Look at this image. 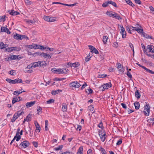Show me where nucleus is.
I'll list each match as a JSON object with an SVG mask.
<instances>
[{
    "mask_svg": "<svg viewBox=\"0 0 154 154\" xmlns=\"http://www.w3.org/2000/svg\"><path fill=\"white\" fill-rule=\"evenodd\" d=\"M106 14L109 17L115 18L119 20L122 19V17L118 14L114 12L107 11L106 12Z\"/></svg>",
    "mask_w": 154,
    "mask_h": 154,
    "instance_id": "nucleus-1",
    "label": "nucleus"
},
{
    "mask_svg": "<svg viewBox=\"0 0 154 154\" xmlns=\"http://www.w3.org/2000/svg\"><path fill=\"white\" fill-rule=\"evenodd\" d=\"M20 141L21 143L19 145L20 149H25L28 147L29 144L28 141L23 140V139H22Z\"/></svg>",
    "mask_w": 154,
    "mask_h": 154,
    "instance_id": "nucleus-2",
    "label": "nucleus"
},
{
    "mask_svg": "<svg viewBox=\"0 0 154 154\" xmlns=\"http://www.w3.org/2000/svg\"><path fill=\"white\" fill-rule=\"evenodd\" d=\"M39 55L41 57H43L45 59H50L51 58V56L49 54H48L47 53H44L43 52H42V53H40L38 52H36L34 53L33 54V55L36 56Z\"/></svg>",
    "mask_w": 154,
    "mask_h": 154,
    "instance_id": "nucleus-3",
    "label": "nucleus"
},
{
    "mask_svg": "<svg viewBox=\"0 0 154 154\" xmlns=\"http://www.w3.org/2000/svg\"><path fill=\"white\" fill-rule=\"evenodd\" d=\"M145 105L144 106L143 112L144 114L146 116H148L149 114L150 106L149 104L145 102Z\"/></svg>",
    "mask_w": 154,
    "mask_h": 154,
    "instance_id": "nucleus-4",
    "label": "nucleus"
},
{
    "mask_svg": "<svg viewBox=\"0 0 154 154\" xmlns=\"http://www.w3.org/2000/svg\"><path fill=\"white\" fill-rule=\"evenodd\" d=\"M116 65H117V69H118L119 73L120 74H122L125 70L123 66L119 63H116Z\"/></svg>",
    "mask_w": 154,
    "mask_h": 154,
    "instance_id": "nucleus-5",
    "label": "nucleus"
},
{
    "mask_svg": "<svg viewBox=\"0 0 154 154\" xmlns=\"http://www.w3.org/2000/svg\"><path fill=\"white\" fill-rule=\"evenodd\" d=\"M120 33L122 35V38H125L126 37V32L125 30V29L122 26H120Z\"/></svg>",
    "mask_w": 154,
    "mask_h": 154,
    "instance_id": "nucleus-6",
    "label": "nucleus"
},
{
    "mask_svg": "<svg viewBox=\"0 0 154 154\" xmlns=\"http://www.w3.org/2000/svg\"><path fill=\"white\" fill-rule=\"evenodd\" d=\"M69 85L70 87L78 88L81 86V85L77 81H74L70 83Z\"/></svg>",
    "mask_w": 154,
    "mask_h": 154,
    "instance_id": "nucleus-7",
    "label": "nucleus"
},
{
    "mask_svg": "<svg viewBox=\"0 0 154 154\" xmlns=\"http://www.w3.org/2000/svg\"><path fill=\"white\" fill-rule=\"evenodd\" d=\"M26 47L30 49H38L39 48L38 47V45L37 44L26 45Z\"/></svg>",
    "mask_w": 154,
    "mask_h": 154,
    "instance_id": "nucleus-8",
    "label": "nucleus"
},
{
    "mask_svg": "<svg viewBox=\"0 0 154 154\" xmlns=\"http://www.w3.org/2000/svg\"><path fill=\"white\" fill-rule=\"evenodd\" d=\"M69 72V70L67 69H59V72L58 74H66L68 73Z\"/></svg>",
    "mask_w": 154,
    "mask_h": 154,
    "instance_id": "nucleus-9",
    "label": "nucleus"
},
{
    "mask_svg": "<svg viewBox=\"0 0 154 154\" xmlns=\"http://www.w3.org/2000/svg\"><path fill=\"white\" fill-rule=\"evenodd\" d=\"M10 60H19L21 58V57L19 55H10Z\"/></svg>",
    "mask_w": 154,
    "mask_h": 154,
    "instance_id": "nucleus-10",
    "label": "nucleus"
},
{
    "mask_svg": "<svg viewBox=\"0 0 154 154\" xmlns=\"http://www.w3.org/2000/svg\"><path fill=\"white\" fill-rule=\"evenodd\" d=\"M6 80L8 82L12 84H15L16 83H17L19 81V80L18 79H16L14 80H12L10 79H6Z\"/></svg>",
    "mask_w": 154,
    "mask_h": 154,
    "instance_id": "nucleus-11",
    "label": "nucleus"
},
{
    "mask_svg": "<svg viewBox=\"0 0 154 154\" xmlns=\"http://www.w3.org/2000/svg\"><path fill=\"white\" fill-rule=\"evenodd\" d=\"M18 132L17 133H16V135L14 137L13 139L11 140V142H13L15 140H16L17 141H19L21 139V137L19 135V133Z\"/></svg>",
    "mask_w": 154,
    "mask_h": 154,
    "instance_id": "nucleus-12",
    "label": "nucleus"
},
{
    "mask_svg": "<svg viewBox=\"0 0 154 154\" xmlns=\"http://www.w3.org/2000/svg\"><path fill=\"white\" fill-rule=\"evenodd\" d=\"M1 32H6L8 34H10L11 33L9 29L7 28L4 26L1 27Z\"/></svg>",
    "mask_w": 154,
    "mask_h": 154,
    "instance_id": "nucleus-13",
    "label": "nucleus"
},
{
    "mask_svg": "<svg viewBox=\"0 0 154 154\" xmlns=\"http://www.w3.org/2000/svg\"><path fill=\"white\" fill-rule=\"evenodd\" d=\"M147 49L148 50L149 52L154 53V46L151 45H149L147 47Z\"/></svg>",
    "mask_w": 154,
    "mask_h": 154,
    "instance_id": "nucleus-14",
    "label": "nucleus"
},
{
    "mask_svg": "<svg viewBox=\"0 0 154 154\" xmlns=\"http://www.w3.org/2000/svg\"><path fill=\"white\" fill-rule=\"evenodd\" d=\"M8 12L11 15L13 16L17 15L20 14L19 12L17 11H15L14 10L8 11Z\"/></svg>",
    "mask_w": 154,
    "mask_h": 154,
    "instance_id": "nucleus-15",
    "label": "nucleus"
},
{
    "mask_svg": "<svg viewBox=\"0 0 154 154\" xmlns=\"http://www.w3.org/2000/svg\"><path fill=\"white\" fill-rule=\"evenodd\" d=\"M35 101H30L27 102L26 104V106L27 108H29L32 106L35 103Z\"/></svg>",
    "mask_w": 154,
    "mask_h": 154,
    "instance_id": "nucleus-16",
    "label": "nucleus"
},
{
    "mask_svg": "<svg viewBox=\"0 0 154 154\" xmlns=\"http://www.w3.org/2000/svg\"><path fill=\"white\" fill-rule=\"evenodd\" d=\"M62 110L63 112H65L67 111V107L66 104L65 103H62Z\"/></svg>",
    "mask_w": 154,
    "mask_h": 154,
    "instance_id": "nucleus-17",
    "label": "nucleus"
},
{
    "mask_svg": "<svg viewBox=\"0 0 154 154\" xmlns=\"http://www.w3.org/2000/svg\"><path fill=\"white\" fill-rule=\"evenodd\" d=\"M149 125H154V118H151L148 119L147 120Z\"/></svg>",
    "mask_w": 154,
    "mask_h": 154,
    "instance_id": "nucleus-18",
    "label": "nucleus"
},
{
    "mask_svg": "<svg viewBox=\"0 0 154 154\" xmlns=\"http://www.w3.org/2000/svg\"><path fill=\"white\" fill-rule=\"evenodd\" d=\"M8 46L7 44H5L3 42H0V49H2Z\"/></svg>",
    "mask_w": 154,
    "mask_h": 154,
    "instance_id": "nucleus-19",
    "label": "nucleus"
},
{
    "mask_svg": "<svg viewBox=\"0 0 154 154\" xmlns=\"http://www.w3.org/2000/svg\"><path fill=\"white\" fill-rule=\"evenodd\" d=\"M34 124L36 128L35 131H36L37 130H38V132H39L40 131L41 128L39 124L37 122H35Z\"/></svg>",
    "mask_w": 154,
    "mask_h": 154,
    "instance_id": "nucleus-20",
    "label": "nucleus"
},
{
    "mask_svg": "<svg viewBox=\"0 0 154 154\" xmlns=\"http://www.w3.org/2000/svg\"><path fill=\"white\" fill-rule=\"evenodd\" d=\"M99 136L100 137L101 140L103 142L106 139V134L102 135L101 134V135H99Z\"/></svg>",
    "mask_w": 154,
    "mask_h": 154,
    "instance_id": "nucleus-21",
    "label": "nucleus"
},
{
    "mask_svg": "<svg viewBox=\"0 0 154 154\" xmlns=\"http://www.w3.org/2000/svg\"><path fill=\"white\" fill-rule=\"evenodd\" d=\"M77 153L83 154V148L82 146H81L79 148Z\"/></svg>",
    "mask_w": 154,
    "mask_h": 154,
    "instance_id": "nucleus-22",
    "label": "nucleus"
},
{
    "mask_svg": "<svg viewBox=\"0 0 154 154\" xmlns=\"http://www.w3.org/2000/svg\"><path fill=\"white\" fill-rule=\"evenodd\" d=\"M37 22V20H35L34 19H33V20H26V22L27 23H31L32 24H34Z\"/></svg>",
    "mask_w": 154,
    "mask_h": 154,
    "instance_id": "nucleus-23",
    "label": "nucleus"
},
{
    "mask_svg": "<svg viewBox=\"0 0 154 154\" xmlns=\"http://www.w3.org/2000/svg\"><path fill=\"white\" fill-rule=\"evenodd\" d=\"M57 18L56 17H50V19L49 20V22H53L57 21Z\"/></svg>",
    "mask_w": 154,
    "mask_h": 154,
    "instance_id": "nucleus-24",
    "label": "nucleus"
},
{
    "mask_svg": "<svg viewBox=\"0 0 154 154\" xmlns=\"http://www.w3.org/2000/svg\"><path fill=\"white\" fill-rule=\"evenodd\" d=\"M134 104L135 109L137 110L138 109L140 106L139 103L138 102H135L134 103Z\"/></svg>",
    "mask_w": 154,
    "mask_h": 154,
    "instance_id": "nucleus-25",
    "label": "nucleus"
},
{
    "mask_svg": "<svg viewBox=\"0 0 154 154\" xmlns=\"http://www.w3.org/2000/svg\"><path fill=\"white\" fill-rule=\"evenodd\" d=\"M6 19V17L5 15L0 16V22H4Z\"/></svg>",
    "mask_w": 154,
    "mask_h": 154,
    "instance_id": "nucleus-26",
    "label": "nucleus"
},
{
    "mask_svg": "<svg viewBox=\"0 0 154 154\" xmlns=\"http://www.w3.org/2000/svg\"><path fill=\"white\" fill-rule=\"evenodd\" d=\"M142 34L143 36L147 38H152V37L151 36H149V35H147L144 32H142Z\"/></svg>",
    "mask_w": 154,
    "mask_h": 154,
    "instance_id": "nucleus-27",
    "label": "nucleus"
},
{
    "mask_svg": "<svg viewBox=\"0 0 154 154\" xmlns=\"http://www.w3.org/2000/svg\"><path fill=\"white\" fill-rule=\"evenodd\" d=\"M32 68H33L36 67H38L40 66V63L39 61H38L36 62H34L33 63H32Z\"/></svg>",
    "mask_w": 154,
    "mask_h": 154,
    "instance_id": "nucleus-28",
    "label": "nucleus"
},
{
    "mask_svg": "<svg viewBox=\"0 0 154 154\" xmlns=\"http://www.w3.org/2000/svg\"><path fill=\"white\" fill-rule=\"evenodd\" d=\"M135 96L137 98H140V94L138 90H137L135 92Z\"/></svg>",
    "mask_w": 154,
    "mask_h": 154,
    "instance_id": "nucleus-29",
    "label": "nucleus"
},
{
    "mask_svg": "<svg viewBox=\"0 0 154 154\" xmlns=\"http://www.w3.org/2000/svg\"><path fill=\"white\" fill-rule=\"evenodd\" d=\"M103 41L104 44H106L108 39V37L107 36H103Z\"/></svg>",
    "mask_w": 154,
    "mask_h": 154,
    "instance_id": "nucleus-30",
    "label": "nucleus"
},
{
    "mask_svg": "<svg viewBox=\"0 0 154 154\" xmlns=\"http://www.w3.org/2000/svg\"><path fill=\"white\" fill-rule=\"evenodd\" d=\"M80 65V64L78 62H76L74 63H72V66L74 68L77 67H79Z\"/></svg>",
    "mask_w": 154,
    "mask_h": 154,
    "instance_id": "nucleus-31",
    "label": "nucleus"
},
{
    "mask_svg": "<svg viewBox=\"0 0 154 154\" xmlns=\"http://www.w3.org/2000/svg\"><path fill=\"white\" fill-rule=\"evenodd\" d=\"M126 3L132 7L134 6V5L130 0H125Z\"/></svg>",
    "mask_w": 154,
    "mask_h": 154,
    "instance_id": "nucleus-32",
    "label": "nucleus"
},
{
    "mask_svg": "<svg viewBox=\"0 0 154 154\" xmlns=\"http://www.w3.org/2000/svg\"><path fill=\"white\" fill-rule=\"evenodd\" d=\"M25 91H15L14 92L13 94L14 95H16V96H18L20 94L22 93L23 92H25Z\"/></svg>",
    "mask_w": 154,
    "mask_h": 154,
    "instance_id": "nucleus-33",
    "label": "nucleus"
},
{
    "mask_svg": "<svg viewBox=\"0 0 154 154\" xmlns=\"http://www.w3.org/2000/svg\"><path fill=\"white\" fill-rule=\"evenodd\" d=\"M25 119V120H26L27 122L30 121L31 119V115L29 114Z\"/></svg>",
    "mask_w": 154,
    "mask_h": 154,
    "instance_id": "nucleus-34",
    "label": "nucleus"
},
{
    "mask_svg": "<svg viewBox=\"0 0 154 154\" xmlns=\"http://www.w3.org/2000/svg\"><path fill=\"white\" fill-rule=\"evenodd\" d=\"M40 66H45L47 65L45 61H39Z\"/></svg>",
    "mask_w": 154,
    "mask_h": 154,
    "instance_id": "nucleus-35",
    "label": "nucleus"
},
{
    "mask_svg": "<svg viewBox=\"0 0 154 154\" xmlns=\"http://www.w3.org/2000/svg\"><path fill=\"white\" fill-rule=\"evenodd\" d=\"M88 109L92 113H94L95 112L94 110L93 106L92 105H91L89 106L88 107Z\"/></svg>",
    "mask_w": 154,
    "mask_h": 154,
    "instance_id": "nucleus-36",
    "label": "nucleus"
},
{
    "mask_svg": "<svg viewBox=\"0 0 154 154\" xmlns=\"http://www.w3.org/2000/svg\"><path fill=\"white\" fill-rule=\"evenodd\" d=\"M45 129L46 131H48V121L47 120H45Z\"/></svg>",
    "mask_w": 154,
    "mask_h": 154,
    "instance_id": "nucleus-37",
    "label": "nucleus"
},
{
    "mask_svg": "<svg viewBox=\"0 0 154 154\" xmlns=\"http://www.w3.org/2000/svg\"><path fill=\"white\" fill-rule=\"evenodd\" d=\"M12 48L13 51H19L21 49L20 48L18 47H12Z\"/></svg>",
    "mask_w": 154,
    "mask_h": 154,
    "instance_id": "nucleus-38",
    "label": "nucleus"
},
{
    "mask_svg": "<svg viewBox=\"0 0 154 154\" xmlns=\"http://www.w3.org/2000/svg\"><path fill=\"white\" fill-rule=\"evenodd\" d=\"M126 74L129 78L130 79L132 78V76L131 73L128 71V67L127 68V72Z\"/></svg>",
    "mask_w": 154,
    "mask_h": 154,
    "instance_id": "nucleus-39",
    "label": "nucleus"
},
{
    "mask_svg": "<svg viewBox=\"0 0 154 154\" xmlns=\"http://www.w3.org/2000/svg\"><path fill=\"white\" fill-rule=\"evenodd\" d=\"M63 147V146L62 145H60L58 146L57 147H56L54 149V150L58 151L59 150H61Z\"/></svg>",
    "mask_w": 154,
    "mask_h": 154,
    "instance_id": "nucleus-40",
    "label": "nucleus"
},
{
    "mask_svg": "<svg viewBox=\"0 0 154 154\" xmlns=\"http://www.w3.org/2000/svg\"><path fill=\"white\" fill-rule=\"evenodd\" d=\"M109 1H106V2H104L103 4L102 5V6L103 7L105 8L107 7L108 6V5L109 4Z\"/></svg>",
    "mask_w": 154,
    "mask_h": 154,
    "instance_id": "nucleus-41",
    "label": "nucleus"
},
{
    "mask_svg": "<svg viewBox=\"0 0 154 154\" xmlns=\"http://www.w3.org/2000/svg\"><path fill=\"white\" fill-rule=\"evenodd\" d=\"M14 38L18 40H20V35L17 33H16L15 35L14 36Z\"/></svg>",
    "mask_w": 154,
    "mask_h": 154,
    "instance_id": "nucleus-42",
    "label": "nucleus"
},
{
    "mask_svg": "<svg viewBox=\"0 0 154 154\" xmlns=\"http://www.w3.org/2000/svg\"><path fill=\"white\" fill-rule=\"evenodd\" d=\"M47 46H45L43 45H38V49H40L41 50H43L46 49L47 48Z\"/></svg>",
    "mask_w": 154,
    "mask_h": 154,
    "instance_id": "nucleus-43",
    "label": "nucleus"
},
{
    "mask_svg": "<svg viewBox=\"0 0 154 154\" xmlns=\"http://www.w3.org/2000/svg\"><path fill=\"white\" fill-rule=\"evenodd\" d=\"M51 71L53 72H54L55 73L58 74V72H59V69H52L51 70Z\"/></svg>",
    "mask_w": 154,
    "mask_h": 154,
    "instance_id": "nucleus-44",
    "label": "nucleus"
},
{
    "mask_svg": "<svg viewBox=\"0 0 154 154\" xmlns=\"http://www.w3.org/2000/svg\"><path fill=\"white\" fill-rule=\"evenodd\" d=\"M109 4H111L113 6H114L115 7H117V5H116V3L115 2H112L111 1H109Z\"/></svg>",
    "mask_w": 154,
    "mask_h": 154,
    "instance_id": "nucleus-45",
    "label": "nucleus"
},
{
    "mask_svg": "<svg viewBox=\"0 0 154 154\" xmlns=\"http://www.w3.org/2000/svg\"><path fill=\"white\" fill-rule=\"evenodd\" d=\"M16 113L18 114L19 117H20L21 115H23L24 113V112L21 111H18L16 112Z\"/></svg>",
    "mask_w": 154,
    "mask_h": 154,
    "instance_id": "nucleus-46",
    "label": "nucleus"
},
{
    "mask_svg": "<svg viewBox=\"0 0 154 154\" xmlns=\"http://www.w3.org/2000/svg\"><path fill=\"white\" fill-rule=\"evenodd\" d=\"M136 64L138 65L139 66L142 68L143 69H145V70H146V71H147V70H148V69H147V68H146V67H145L143 66H142L140 64L138 63H136Z\"/></svg>",
    "mask_w": 154,
    "mask_h": 154,
    "instance_id": "nucleus-47",
    "label": "nucleus"
},
{
    "mask_svg": "<svg viewBox=\"0 0 154 154\" xmlns=\"http://www.w3.org/2000/svg\"><path fill=\"white\" fill-rule=\"evenodd\" d=\"M50 16H44L43 17V19L45 21L49 22V20L50 19Z\"/></svg>",
    "mask_w": 154,
    "mask_h": 154,
    "instance_id": "nucleus-48",
    "label": "nucleus"
},
{
    "mask_svg": "<svg viewBox=\"0 0 154 154\" xmlns=\"http://www.w3.org/2000/svg\"><path fill=\"white\" fill-rule=\"evenodd\" d=\"M137 26L136 27H134V26H132L131 27V29L133 30H134L137 31V29L138 28V26H139V27L140 26L139 25V24L137 25Z\"/></svg>",
    "mask_w": 154,
    "mask_h": 154,
    "instance_id": "nucleus-49",
    "label": "nucleus"
},
{
    "mask_svg": "<svg viewBox=\"0 0 154 154\" xmlns=\"http://www.w3.org/2000/svg\"><path fill=\"white\" fill-rule=\"evenodd\" d=\"M97 126L101 128V129H103L104 128L103 126V123H102V122H101L97 125Z\"/></svg>",
    "mask_w": 154,
    "mask_h": 154,
    "instance_id": "nucleus-50",
    "label": "nucleus"
},
{
    "mask_svg": "<svg viewBox=\"0 0 154 154\" xmlns=\"http://www.w3.org/2000/svg\"><path fill=\"white\" fill-rule=\"evenodd\" d=\"M101 86L103 88L102 89V91H105L106 89H108V88L107 87V86L105 84L102 85Z\"/></svg>",
    "mask_w": 154,
    "mask_h": 154,
    "instance_id": "nucleus-51",
    "label": "nucleus"
},
{
    "mask_svg": "<svg viewBox=\"0 0 154 154\" xmlns=\"http://www.w3.org/2000/svg\"><path fill=\"white\" fill-rule=\"evenodd\" d=\"M106 134L105 131L103 130H100V131L99 133V136L102 135Z\"/></svg>",
    "mask_w": 154,
    "mask_h": 154,
    "instance_id": "nucleus-52",
    "label": "nucleus"
},
{
    "mask_svg": "<svg viewBox=\"0 0 154 154\" xmlns=\"http://www.w3.org/2000/svg\"><path fill=\"white\" fill-rule=\"evenodd\" d=\"M54 102V100L53 99H50L47 101L46 103L47 104H50L51 103H53Z\"/></svg>",
    "mask_w": 154,
    "mask_h": 154,
    "instance_id": "nucleus-53",
    "label": "nucleus"
},
{
    "mask_svg": "<svg viewBox=\"0 0 154 154\" xmlns=\"http://www.w3.org/2000/svg\"><path fill=\"white\" fill-rule=\"evenodd\" d=\"M91 52L94 53L96 54H98L99 53V52L95 48H94V49H93V50Z\"/></svg>",
    "mask_w": 154,
    "mask_h": 154,
    "instance_id": "nucleus-54",
    "label": "nucleus"
},
{
    "mask_svg": "<svg viewBox=\"0 0 154 154\" xmlns=\"http://www.w3.org/2000/svg\"><path fill=\"white\" fill-rule=\"evenodd\" d=\"M5 50L6 51H8L9 52H11L13 51L12 47L11 48H6Z\"/></svg>",
    "mask_w": 154,
    "mask_h": 154,
    "instance_id": "nucleus-55",
    "label": "nucleus"
},
{
    "mask_svg": "<svg viewBox=\"0 0 154 154\" xmlns=\"http://www.w3.org/2000/svg\"><path fill=\"white\" fill-rule=\"evenodd\" d=\"M18 99L17 98H14L12 101V103L14 104L16 102L18 101Z\"/></svg>",
    "mask_w": 154,
    "mask_h": 154,
    "instance_id": "nucleus-56",
    "label": "nucleus"
},
{
    "mask_svg": "<svg viewBox=\"0 0 154 154\" xmlns=\"http://www.w3.org/2000/svg\"><path fill=\"white\" fill-rule=\"evenodd\" d=\"M112 46L116 48H117L118 46V44L117 42H114L113 43Z\"/></svg>",
    "mask_w": 154,
    "mask_h": 154,
    "instance_id": "nucleus-57",
    "label": "nucleus"
},
{
    "mask_svg": "<svg viewBox=\"0 0 154 154\" xmlns=\"http://www.w3.org/2000/svg\"><path fill=\"white\" fill-rule=\"evenodd\" d=\"M14 71H15L14 70L10 71L9 72V73L11 75H15L16 73L15 72H14Z\"/></svg>",
    "mask_w": 154,
    "mask_h": 154,
    "instance_id": "nucleus-58",
    "label": "nucleus"
},
{
    "mask_svg": "<svg viewBox=\"0 0 154 154\" xmlns=\"http://www.w3.org/2000/svg\"><path fill=\"white\" fill-rule=\"evenodd\" d=\"M25 2L27 5H30L32 3L29 0H25Z\"/></svg>",
    "mask_w": 154,
    "mask_h": 154,
    "instance_id": "nucleus-59",
    "label": "nucleus"
},
{
    "mask_svg": "<svg viewBox=\"0 0 154 154\" xmlns=\"http://www.w3.org/2000/svg\"><path fill=\"white\" fill-rule=\"evenodd\" d=\"M149 8L151 11L152 13L154 14V8L152 6H150L149 7Z\"/></svg>",
    "mask_w": 154,
    "mask_h": 154,
    "instance_id": "nucleus-60",
    "label": "nucleus"
},
{
    "mask_svg": "<svg viewBox=\"0 0 154 154\" xmlns=\"http://www.w3.org/2000/svg\"><path fill=\"white\" fill-rule=\"evenodd\" d=\"M105 84L107 86V87L108 88H111L112 86V84L110 82L107 83Z\"/></svg>",
    "mask_w": 154,
    "mask_h": 154,
    "instance_id": "nucleus-61",
    "label": "nucleus"
},
{
    "mask_svg": "<svg viewBox=\"0 0 154 154\" xmlns=\"http://www.w3.org/2000/svg\"><path fill=\"white\" fill-rule=\"evenodd\" d=\"M14 116V115L13 117L12 118V119H11V122L12 123L14 122H15V121L17 119Z\"/></svg>",
    "mask_w": 154,
    "mask_h": 154,
    "instance_id": "nucleus-62",
    "label": "nucleus"
},
{
    "mask_svg": "<svg viewBox=\"0 0 154 154\" xmlns=\"http://www.w3.org/2000/svg\"><path fill=\"white\" fill-rule=\"evenodd\" d=\"M91 57V56L90 57H88V56L86 57L85 58V61L86 62H88L90 60Z\"/></svg>",
    "mask_w": 154,
    "mask_h": 154,
    "instance_id": "nucleus-63",
    "label": "nucleus"
},
{
    "mask_svg": "<svg viewBox=\"0 0 154 154\" xmlns=\"http://www.w3.org/2000/svg\"><path fill=\"white\" fill-rule=\"evenodd\" d=\"M32 143L35 147H37L38 146V143L36 142L33 141L32 142Z\"/></svg>",
    "mask_w": 154,
    "mask_h": 154,
    "instance_id": "nucleus-64",
    "label": "nucleus"
}]
</instances>
